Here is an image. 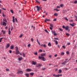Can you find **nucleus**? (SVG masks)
<instances>
[{
	"label": "nucleus",
	"mask_w": 77,
	"mask_h": 77,
	"mask_svg": "<svg viewBox=\"0 0 77 77\" xmlns=\"http://www.w3.org/2000/svg\"><path fill=\"white\" fill-rule=\"evenodd\" d=\"M44 47H47V46L46 45L44 44L43 45Z\"/></svg>",
	"instance_id": "obj_50"
},
{
	"label": "nucleus",
	"mask_w": 77,
	"mask_h": 77,
	"mask_svg": "<svg viewBox=\"0 0 77 77\" xmlns=\"http://www.w3.org/2000/svg\"><path fill=\"white\" fill-rule=\"evenodd\" d=\"M3 39V38H0V42H2V40Z\"/></svg>",
	"instance_id": "obj_38"
},
{
	"label": "nucleus",
	"mask_w": 77,
	"mask_h": 77,
	"mask_svg": "<svg viewBox=\"0 0 77 77\" xmlns=\"http://www.w3.org/2000/svg\"><path fill=\"white\" fill-rule=\"evenodd\" d=\"M57 47H58V48H60V46H59V45H57Z\"/></svg>",
	"instance_id": "obj_64"
},
{
	"label": "nucleus",
	"mask_w": 77,
	"mask_h": 77,
	"mask_svg": "<svg viewBox=\"0 0 77 77\" xmlns=\"http://www.w3.org/2000/svg\"><path fill=\"white\" fill-rule=\"evenodd\" d=\"M48 45L49 47H51V43L50 42H49L48 44Z\"/></svg>",
	"instance_id": "obj_17"
},
{
	"label": "nucleus",
	"mask_w": 77,
	"mask_h": 77,
	"mask_svg": "<svg viewBox=\"0 0 77 77\" xmlns=\"http://www.w3.org/2000/svg\"><path fill=\"white\" fill-rule=\"evenodd\" d=\"M50 26L51 27H53V25L52 24H50Z\"/></svg>",
	"instance_id": "obj_23"
},
{
	"label": "nucleus",
	"mask_w": 77,
	"mask_h": 77,
	"mask_svg": "<svg viewBox=\"0 0 77 77\" xmlns=\"http://www.w3.org/2000/svg\"><path fill=\"white\" fill-rule=\"evenodd\" d=\"M74 3L75 4H77V1L76 0L74 2Z\"/></svg>",
	"instance_id": "obj_36"
},
{
	"label": "nucleus",
	"mask_w": 77,
	"mask_h": 77,
	"mask_svg": "<svg viewBox=\"0 0 77 77\" xmlns=\"http://www.w3.org/2000/svg\"><path fill=\"white\" fill-rule=\"evenodd\" d=\"M34 54L35 55H38V53H37V52H36Z\"/></svg>",
	"instance_id": "obj_40"
},
{
	"label": "nucleus",
	"mask_w": 77,
	"mask_h": 77,
	"mask_svg": "<svg viewBox=\"0 0 77 77\" xmlns=\"http://www.w3.org/2000/svg\"><path fill=\"white\" fill-rule=\"evenodd\" d=\"M70 44H71L69 42L67 43V45H70Z\"/></svg>",
	"instance_id": "obj_46"
},
{
	"label": "nucleus",
	"mask_w": 77,
	"mask_h": 77,
	"mask_svg": "<svg viewBox=\"0 0 77 77\" xmlns=\"http://www.w3.org/2000/svg\"><path fill=\"white\" fill-rule=\"evenodd\" d=\"M10 11L12 14H14V11L12 10H10Z\"/></svg>",
	"instance_id": "obj_27"
},
{
	"label": "nucleus",
	"mask_w": 77,
	"mask_h": 77,
	"mask_svg": "<svg viewBox=\"0 0 77 77\" xmlns=\"http://www.w3.org/2000/svg\"><path fill=\"white\" fill-rule=\"evenodd\" d=\"M54 39H55V40H59V38H54Z\"/></svg>",
	"instance_id": "obj_37"
},
{
	"label": "nucleus",
	"mask_w": 77,
	"mask_h": 77,
	"mask_svg": "<svg viewBox=\"0 0 77 77\" xmlns=\"http://www.w3.org/2000/svg\"><path fill=\"white\" fill-rule=\"evenodd\" d=\"M75 24L74 23H72V24L71 23H70L69 24V25H70V26H72V27H74L75 26Z\"/></svg>",
	"instance_id": "obj_8"
},
{
	"label": "nucleus",
	"mask_w": 77,
	"mask_h": 77,
	"mask_svg": "<svg viewBox=\"0 0 77 77\" xmlns=\"http://www.w3.org/2000/svg\"><path fill=\"white\" fill-rule=\"evenodd\" d=\"M63 4H61L60 5V6L61 7V8H63Z\"/></svg>",
	"instance_id": "obj_41"
},
{
	"label": "nucleus",
	"mask_w": 77,
	"mask_h": 77,
	"mask_svg": "<svg viewBox=\"0 0 77 77\" xmlns=\"http://www.w3.org/2000/svg\"><path fill=\"white\" fill-rule=\"evenodd\" d=\"M14 17H13V23H15V21L14 20Z\"/></svg>",
	"instance_id": "obj_20"
},
{
	"label": "nucleus",
	"mask_w": 77,
	"mask_h": 77,
	"mask_svg": "<svg viewBox=\"0 0 77 77\" xmlns=\"http://www.w3.org/2000/svg\"><path fill=\"white\" fill-rule=\"evenodd\" d=\"M66 53H67V54H68H68H69V52H68V51H67L66 52Z\"/></svg>",
	"instance_id": "obj_45"
},
{
	"label": "nucleus",
	"mask_w": 77,
	"mask_h": 77,
	"mask_svg": "<svg viewBox=\"0 0 77 77\" xmlns=\"http://www.w3.org/2000/svg\"><path fill=\"white\" fill-rule=\"evenodd\" d=\"M23 36V34L20 35V38H22Z\"/></svg>",
	"instance_id": "obj_32"
},
{
	"label": "nucleus",
	"mask_w": 77,
	"mask_h": 77,
	"mask_svg": "<svg viewBox=\"0 0 77 77\" xmlns=\"http://www.w3.org/2000/svg\"><path fill=\"white\" fill-rule=\"evenodd\" d=\"M36 64V62H34V61H33L32 63V65H35Z\"/></svg>",
	"instance_id": "obj_7"
},
{
	"label": "nucleus",
	"mask_w": 77,
	"mask_h": 77,
	"mask_svg": "<svg viewBox=\"0 0 77 77\" xmlns=\"http://www.w3.org/2000/svg\"><path fill=\"white\" fill-rule=\"evenodd\" d=\"M17 74H20V71H18V72H17Z\"/></svg>",
	"instance_id": "obj_54"
},
{
	"label": "nucleus",
	"mask_w": 77,
	"mask_h": 77,
	"mask_svg": "<svg viewBox=\"0 0 77 77\" xmlns=\"http://www.w3.org/2000/svg\"><path fill=\"white\" fill-rule=\"evenodd\" d=\"M25 75L27 77H29V73H26L25 74Z\"/></svg>",
	"instance_id": "obj_16"
},
{
	"label": "nucleus",
	"mask_w": 77,
	"mask_h": 77,
	"mask_svg": "<svg viewBox=\"0 0 77 77\" xmlns=\"http://www.w3.org/2000/svg\"><path fill=\"white\" fill-rule=\"evenodd\" d=\"M65 63H66V62H68V59H66V61H65Z\"/></svg>",
	"instance_id": "obj_31"
},
{
	"label": "nucleus",
	"mask_w": 77,
	"mask_h": 77,
	"mask_svg": "<svg viewBox=\"0 0 77 77\" xmlns=\"http://www.w3.org/2000/svg\"><path fill=\"white\" fill-rule=\"evenodd\" d=\"M54 42H55L56 44L57 45V44H58V42H57V41H56L55 40H54Z\"/></svg>",
	"instance_id": "obj_13"
},
{
	"label": "nucleus",
	"mask_w": 77,
	"mask_h": 77,
	"mask_svg": "<svg viewBox=\"0 0 77 77\" xmlns=\"http://www.w3.org/2000/svg\"><path fill=\"white\" fill-rule=\"evenodd\" d=\"M54 35H55V36H56V35H57V34L55 33L54 34Z\"/></svg>",
	"instance_id": "obj_61"
},
{
	"label": "nucleus",
	"mask_w": 77,
	"mask_h": 77,
	"mask_svg": "<svg viewBox=\"0 0 77 77\" xmlns=\"http://www.w3.org/2000/svg\"><path fill=\"white\" fill-rule=\"evenodd\" d=\"M26 71H27L29 72L30 71H32V70H31V69H26Z\"/></svg>",
	"instance_id": "obj_12"
},
{
	"label": "nucleus",
	"mask_w": 77,
	"mask_h": 77,
	"mask_svg": "<svg viewBox=\"0 0 77 77\" xmlns=\"http://www.w3.org/2000/svg\"><path fill=\"white\" fill-rule=\"evenodd\" d=\"M30 75H33V74H34V73H30Z\"/></svg>",
	"instance_id": "obj_35"
},
{
	"label": "nucleus",
	"mask_w": 77,
	"mask_h": 77,
	"mask_svg": "<svg viewBox=\"0 0 77 77\" xmlns=\"http://www.w3.org/2000/svg\"><path fill=\"white\" fill-rule=\"evenodd\" d=\"M53 75L54 77H60V76H62V75L61 74V75H55V74H54Z\"/></svg>",
	"instance_id": "obj_4"
},
{
	"label": "nucleus",
	"mask_w": 77,
	"mask_h": 77,
	"mask_svg": "<svg viewBox=\"0 0 77 77\" xmlns=\"http://www.w3.org/2000/svg\"><path fill=\"white\" fill-rule=\"evenodd\" d=\"M40 9H41V7H39L38 6H37L35 8V11H39Z\"/></svg>",
	"instance_id": "obj_1"
},
{
	"label": "nucleus",
	"mask_w": 77,
	"mask_h": 77,
	"mask_svg": "<svg viewBox=\"0 0 77 77\" xmlns=\"http://www.w3.org/2000/svg\"><path fill=\"white\" fill-rule=\"evenodd\" d=\"M46 55V54H41V56H42H42H45Z\"/></svg>",
	"instance_id": "obj_18"
},
{
	"label": "nucleus",
	"mask_w": 77,
	"mask_h": 77,
	"mask_svg": "<svg viewBox=\"0 0 77 77\" xmlns=\"http://www.w3.org/2000/svg\"><path fill=\"white\" fill-rule=\"evenodd\" d=\"M54 11H59V10L57 9V8H55L54 9Z\"/></svg>",
	"instance_id": "obj_19"
},
{
	"label": "nucleus",
	"mask_w": 77,
	"mask_h": 77,
	"mask_svg": "<svg viewBox=\"0 0 77 77\" xmlns=\"http://www.w3.org/2000/svg\"><path fill=\"white\" fill-rule=\"evenodd\" d=\"M2 32H3V34H5V32H6L3 30H2Z\"/></svg>",
	"instance_id": "obj_26"
},
{
	"label": "nucleus",
	"mask_w": 77,
	"mask_h": 77,
	"mask_svg": "<svg viewBox=\"0 0 77 77\" xmlns=\"http://www.w3.org/2000/svg\"><path fill=\"white\" fill-rule=\"evenodd\" d=\"M14 48V45H12L11 46V47H10V49H11V50H12V49H13Z\"/></svg>",
	"instance_id": "obj_15"
},
{
	"label": "nucleus",
	"mask_w": 77,
	"mask_h": 77,
	"mask_svg": "<svg viewBox=\"0 0 77 77\" xmlns=\"http://www.w3.org/2000/svg\"><path fill=\"white\" fill-rule=\"evenodd\" d=\"M2 9H3V10H5V11H6V9L5 8H2Z\"/></svg>",
	"instance_id": "obj_60"
},
{
	"label": "nucleus",
	"mask_w": 77,
	"mask_h": 77,
	"mask_svg": "<svg viewBox=\"0 0 77 77\" xmlns=\"http://www.w3.org/2000/svg\"><path fill=\"white\" fill-rule=\"evenodd\" d=\"M9 47H10V44H7L5 47V49H7Z\"/></svg>",
	"instance_id": "obj_5"
},
{
	"label": "nucleus",
	"mask_w": 77,
	"mask_h": 77,
	"mask_svg": "<svg viewBox=\"0 0 77 77\" xmlns=\"http://www.w3.org/2000/svg\"><path fill=\"white\" fill-rule=\"evenodd\" d=\"M8 30V34L9 35H11V31H10V28H9Z\"/></svg>",
	"instance_id": "obj_11"
},
{
	"label": "nucleus",
	"mask_w": 77,
	"mask_h": 77,
	"mask_svg": "<svg viewBox=\"0 0 77 77\" xmlns=\"http://www.w3.org/2000/svg\"><path fill=\"white\" fill-rule=\"evenodd\" d=\"M56 19H54V20H53V21H56Z\"/></svg>",
	"instance_id": "obj_56"
},
{
	"label": "nucleus",
	"mask_w": 77,
	"mask_h": 77,
	"mask_svg": "<svg viewBox=\"0 0 77 77\" xmlns=\"http://www.w3.org/2000/svg\"><path fill=\"white\" fill-rule=\"evenodd\" d=\"M64 54H65V53L64 52H61V55H64Z\"/></svg>",
	"instance_id": "obj_29"
},
{
	"label": "nucleus",
	"mask_w": 77,
	"mask_h": 77,
	"mask_svg": "<svg viewBox=\"0 0 77 77\" xmlns=\"http://www.w3.org/2000/svg\"><path fill=\"white\" fill-rule=\"evenodd\" d=\"M13 27L12 26V27L11 28V31H12V30H13Z\"/></svg>",
	"instance_id": "obj_51"
},
{
	"label": "nucleus",
	"mask_w": 77,
	"mask_h": 77,
	"mask_svg": "<svg viewBox=\"0 0 77 77\" xmlns=\"http://www.w3.org/2000/svg\"><path fill=\"white\" fill-rule=\"evenodd\" d=\"M38 51L40 53H41V52H42V49H39Z\"/></svg>",
	"instance_id": "obj_21"
},
{
	"label": "nucleus",
	"mask_w": 77,
	"mask_h": 77,
	"mask_svg": "<svg viewBox=\"0 0 77 77\" xmlns=\"http://www.w3.org/2000/svg\"><path fill=\"white\" fill-rule=\"evenodd\" d=\"M50 30H53V28L51 27H50Z\"/></svg>",
	"instance_id": "obj_58"
},
{
	"label": "nucleus",
	"mask_w": 77,
	"mask_h": 77,
	"mask_svg": "<svg viewBox=\"0 0 77 77\" xmlns=\"http://www.w3.org/2000/svg\"><path fill=\"white\" fill-rule=\"evenodd\" d=\"M38 57L39 59H42L43 61H45V60H46V59H45V58L43 57H42V56L40 57L39 56Z\"/></svg>",
	"instance_id": "obj_3"
},
{
	"label": "nucleus",
	"mask_w": 77,
	"mask_h": 77,
	"mask_svg": "<svg viewBox=\"0 0 77 77\" xmlns=\"http://www.w3.org/2000/svg\"><path fill=\"white\" fill-rule=\"evenodd\" d=\"M31 41L32 42H33V41H34V40H33V38H31Z\"/></svg>",
	"instance_id": "obj_43"
},
{
	"label": "nucleus",
	"mask_w": 77,
	"mask_h": 77,
	"mask_svg": "<svg viewBox=\"0 0 77 77\" xmlns=\"http://www.w3.org/2000/svg\"><path fill=\"white\" fill-rule=\"evenodd\" d=\"M66 27L65 26H63V29H65Z\"/></svg>",
	"instance_id": "obj_52"
},
{
	"label": "nucleus",
	"mask_w": 77,
	"mask_h": 77,
	"mask_svg": "<svg viewBox=\"0 0 77 77\" xmlns=\"http://www.w3.org/2000/svg\"><path fill=\"white\" fill-rule=\"evenodd\" d=\"M16 54H18L19 53V50H18V47L17 46H16Z\"/></svg>",
	"instance_id": "obj_2"
},
{
	"label": "nucleus",
	"mask_w": 77,
	"mask_h": 77,
	"mask_svg": "<svg viewBox=\"0 0 77 77\" xmlns=\"http://www.w3.org/2000/svg\"><path fill=\"white\" fill-rule=\"evenodd\" d=\"M22 55L24 57H25V54H24V53H23L22 54Z\"/></svg>",
	"instance_id": "obj_33"
},
{
	"label": "nucleus",
	"mask_w": 77,
	"mask_h": 77,
	"mask_svg": "<svg viewBox=\"0 0 77 77\" xmlns=\"http://www.w3.org/2000/svg\"><path fill=\"white\" fill-rule=\"evenodd\" d=\"M2 16L3 17H5V15L4 14H2Z\"/></svg>",
	"instance_id": "obj_57"
},
{
	"label": "nucleus",
	"mask_w": 77,
	"mask_h": 77,
	"mask_svg": "<svg viewBox=\"0 0 77 77\" xmlns=\"http://www.w3.org/2000/svg\"><path fill=\"white\" fill-rule=\"evenodd\" d=\"M65 20H66V21H68V19L67 18H65Z\"/></svg>",
	"instance_id": "obj_53"
},
{
	"label": "nucleus",
	"mask_w": 77,
	"mask_h": 77,
	"mask_svg": "<svg viewBox=\"0 0 77 77\" xmlns=\"http://www.w3.org/2000/svg\"><path fill=\"white\" fill-rule=\"evenodd\" d=\"M59 72H58V73H61L62 72V70L59 69Z\"/></svg>",
	"instance_id": "obj_25"
},
{
	"label": "nucleus",
	"mask_w": 77,
	"mask_h": 77,
	"mask_svg": "<svg viewBox=\"0 0 77 77\" xmlns=\"http://www.w3.org/2000/svg\"><path fill=\"white\" fill-rule=\"evenodd\" d=\"M23 60V57H20V60Z\"/></svg>",
	"instance_id": "obj_28"
},
{
	"label": "nucleus",
	"mask_w": 77,
	"mask_h": 77,
	"mask_svg": "<svg viewBox=\"0 0 77 77\" xmlns=\"http://www.w3.org/2000/svg\"><path fill=\"white\" fill-rule=\"evenodd\" d=\"M20 74H23V72L21 71H20Z\"/></svg>",
	"instance_id": "obj_34"
},
{
	"label": "nucleus",
	"mask_w": 77,
	"mask_h": 77,
	"mask_svg": "<svg viewBox=\"0 0 77 77\" xmlns=\"http://www.w3.org/2000/svg\"><path fill=\"white\" fill-rule=\"evenodd\" d=\"M3 25L5 26H6L7 25V24H6V23L5 22H3Z\"/></svg>",
	"instance_id": "obj_9"
},
{
	"label": "nucleus",
	"mask_w": 77,
	"mask_h": 77,
	"mask_svg": "<svg viewBox=\"0 0 77 77\" xmlns=\"http://www.w3.org/2000/svg\"><path fill=\"white\" fill-rule=\"evenodd\" d=\"M54 15L55 17H57V16H58V14L56 13H55V14H54Z\"/></svg>",
	"instance_id": "obj_14"
},
{
	"label": "nucleus",
	"mask_w": 77,
	"mask_h": 77,
	"mask_svg": "<svg viewBox=\"0 0 77 77\" xmlns=\"http://www.w3.org/2000/svg\"><path fill=\"white\" fill-rule=\"evenodd\" d=\"M47 21H50V19H46L45 20V23H47Z\"/></svg>",
	"instance_id": "obj_6"
},
{
	"label": "nucleus",
	"mask_w": 77,
	"mask_h": 77,
	"mask_svg": "<svg viewBox=\"0 0 77 77\" xmlns=\"http://www.w3.org/2000/svg\"><path fill=\"white\" fill-rule=\"evenodd\" d=\"M45 31L46 32H47V33H48V32L47 31V29H45Z\"/></svg>",
	"instance_id": "obj_47"
},
{
	"label": "nucleus",
	"mask_w": 77,
	"mask_h": 77,
	"mask_svg": "<svg viewBox=\"0 0 77 77\" xmlns=\"http://www.w3.org/2000/svg\"><path fill=\"white\" fill-rule=\"evenodd\" d=\"M66 35L67 36H69V34L68 33H66Z\"/></svg>",
	"instance_id": "obj_44"
},
{
	"label": "nucleus",
	"mask_w": 77,
	"mask_h": 77,
	"mask_svg": "<svg viewBox=\"0 0 77 77\" xmlns=\"http://www.w3.org/2000/svg\"><path fill=\"white\" fill-rule=\"evenodd\" d=\"M59 30H60V31H63V30H62V29L59 28Z\"/></svg>",
	"instance_id": "obj_42"
},
{
	"label": "nucleus",
	"mask_w": 77,
	"mask_h": 77,
	"mask_svg": "<svg viewBox=\"0 0 77 77\" xmlns=\"http://www.w3.org/2000/svg\"><path fill=\"white\" fill-rule=\"evenodd\" d=\"M6 71H9V69H6Z\"/></svg>",
	"instance_id": "obj_39"
},
{
	"label": "nucleus",
	"mask_w": 77,
	"mask_h": 77,
	"mask_svg": "<svg viewBox=\"0 0 77 77\" xmlns=\"http://www.w3.org/2000/svg\"><path fill=\"white\" fill-rule=\"evenodd\" d=\"M36 2L38 3H39V1H37V0H36Z\"/></svg>",
	"instance_id": "obj_59"
},
{
	"label": "nucleus",
	"mask_w": 77,
	"mask_h": 77,
	"mask_svg": "<svg viewBox=\"0 0 77 77\" xmlns=\"http://www.w3.org/2000/svg\"><path fill=\"white\" fill-rule=\"evenodd\" d=\"M3 21H5V22H6V23L7 22V21H6V19H4L3 20Z\"/></svg>",
	"instance_id": "obj_24"
},
{
	"label": "nucleus",
	"mask_w": 77,
	"mask_h": 77,
	"mask_svg": "<svg viewBox=\"0 0 77 77\" xmlns=\"http://www.w3.org/2000/svg\"><path fill=\"white\" fill-rule=\"evenodd\" d=\"M65 29L66 30H68V29H69V26H66Z\"/></svg>",
	"instance_id": "obj_10"
},
{
	"label": "nucleus",
	"mask_w": 77,
	"mask_h": 77,
	"mask_svg": "<svg viewBox=\"0 0 77 77\" xmlns=\"http://www.w3.org/2000/svg\"><path fill=\"white\" fill-rule=\"evenodd\" d=\"M62 47L63 48H64V49H65L66 48H65V46H63Z\"/></svg>",
	"instance_id": "obj_48"
},
{
	"label": "nucleus",
	"mask_w": 77,
	"mask_h": 77,
	"mask_svg": "<svg viewBox=\"0 0 77 77\" xmlns=\"http://www.w3.org/2000/svg\"><path fill=\"white\" fill-rule=\"evenodd\" d=\"M65 63H65L64 62L62 63V65H66V64Z\"/></svg>",
	"instance_id": "obj_30"
},
{
	"label": "nucleus",
	"mask_w": 77,
	"mask_h": 77,
	"mask_svg": "<svg viewBox=\"0 0 77 77\" xmlns=\"http://www.w3.org/2000/svg\"><path fill=\"white\" fill-rule=\"evenodd\" d=\"M28 46L29 47H30V44H29L28 45Z\"/></svg>",
	"instance_id": "obj_63"
},
{
	"label": "nucleus",
	"mask_w": 77,
	"mask_h": 77,
	"mask_svg": "<svg viewBox=\"0 0 77 77\" xmlns=\"http://www.w3.org/2000/svg\"><path fill=\"white\" fill-rule=\"evenodd\" d=\"M45 68H43L42 69V70H45Z\"/></svg>",
	"instance_id": "obj_62"
},
{
	"label": "nucleus",
	"mask_w": 77,
	"mask_h": 77,
	"mask_svg": "<svg viewBox=\"0 0 77 77\" xmlns=\"http://www.w3.org/2000/svg\"><path fill=\"white\" fill-rule=\"evenodd\" d=\"M52 33H54L55 32V31H52Z\"/></svg>",
	"instance_id": "obj_49"
},
{
	"label": "nucleus",
	"mask_w": 77,
	"mask_h": 77,
	"mask_svg": "<svg viewBox=\"0 0 77 77\" xmlns=\"http://www.w3.org/2000/svg\"><path fill=\"white\" fill-rule=\"evenodd\" d=\"M9 52L10 53H12V51L10 50V51H9Z\"/></svg>",
	"instance_id": "obj_55"
},
{
	"label": "nucleus",
	"mask_w": 77,
	"mask_h": 77,
	"mask_svg": "<svg viewBox=\"0 0 77 77\" xmlns=\"http://www.w3.org/2000/svg\"><path fill=\"white\" fill-rule=\"evenodd\" d=\"M41 64H39L36 66V67H41Z\"/></svg>",
	"instance_id": "obj_22"
}]
</instances>
